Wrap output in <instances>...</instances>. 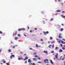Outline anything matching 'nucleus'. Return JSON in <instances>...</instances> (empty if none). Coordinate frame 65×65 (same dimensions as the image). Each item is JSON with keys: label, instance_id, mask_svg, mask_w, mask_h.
<instances>
[{"label": "nucleus", "instance_id": "nucleus-1", "mask_svg": "<svg viewBox=\"0 0 65 65\" xmlns=\"http://www.w3.org/2000/svg\"><path fill=\"white\" fill-rule=\"evenodd\" d=\"M59 40V41H58V43H59V44L60 43V42H61L62 43V44H65V42H64L62 40H61L60 39Z\"/></svg>", "mask_w": 65, "mask_h": 65}, {"label": "nucleus", "instance_id": "nucleus-2", "mask_svg": "<svg viewBox=\"0 0 65 65\" xmlns=\"http://www.w3.org/2000/svg\"><path fill=\"white\" fill-rule=\"evenodd\" d=\"M18 31H22V30H25V29L24 28H22L19 29H18Z\"/></svg>", "mask_w": 65, "mask_h": 65}, {"label": "nucleus", "instance_id": "nucleus-3", "mask_svg": "<svg viewBox=\"0 0 65 65\" xmlns=\"http://www.w3.org/2000/svg\"><path fill=\"white\" fill-rule=\"evenodd\" d=\"M17 31H16L15 32V33H14L13 34V36H15V35H17Z\"/></svg>", "mask_w": 65, "mask_h": 65}, {"label": "nucleus", "instance_id": "nucleus-4", "mask_svg": "<svg viewBox=\"0 0 65 65\" xmlns=\"http://www.w3.org/2000/svg\"><path fill=\"white\" fill-rule=\"evenodd\" d=\"M48 61V60L47 59H44V61L45 63H47L46 62H47V61Z\"/></svg>", "mask_w": 65, "mask_h": 65}, {"label": "nucleus", "instance_id": "nucleus-5", "mask_svg": "<svg viewBox=\"0 0 65 65\" xmlns=\"http://www.w3.org/2000/svg\"><path fill=\"white\" fill-rule=\"evenodd\" d=\"M14 57V55H11L10 57L11 59H12V57Z\"/></svg>", "mask_w": 65, "mask_h": 65}, {"label": "nucleus", "instance_id": "nucleus-6", "mask_svg": "<svg viewBox=\"0 0 65 65\" xmlns=\"http://www.w3.org/2000/svg\"><path fill=\"white\" fill-rule=\"evenodd\" d=\"M43 53H45L47 55V51H43Z\"/></svg>", "mask_w": 65, "mask_h": 65}, {"label": "nucleus", "instance_id": "nucleus-7", "mask_svg": "<svg viewBox=\"0 0 65 65\" xmlns=\"http://www.w3.org/2000/svg\"><path fill=\"white\" fill-rule=\"evenodd\" d=\"M18 59L19 60H24V59H23V58H22V57L18 58Z\"/></svg>", "mask_w": 65, "mask_h": 65}, {"label": "nucleus", "instance_id": "nucleus-8", "mask_svg": "<svg viewBox=\"0 0 65 65\" xmlns=\"http://www.w3.org/2000/svg\"><path fill=\"white\" fill-rule=\"evenodd\" d=\"M28 62L29 63H31V59H29L28 60Z\"/></svg>", "mask_w": 65, "mask_h": 65}, {"label": "nucleus", "instance_id": "nucleus-9", "mask_svg": "<svg viewBox=\"0 0 65 65\" xmlns=\"http://www.w3.org/2000/svg\"><path fill=\"white\" fill-rule=\"evenodd\" d=\"M32 60L34 61H36V60H37V58H32Z\"/></svg>", "mask_w": 65, "mask_h": 65}, {"label": "nucleus", "instance_id": "nucleus-10", "mask_svg": "<svg viewBox=\"0 0 65 65\" xmlns=\"http://www.w3.org/2000/svg\"><path fill=\"white\" fill-rule=\"evenodd\" d=\"M58 53H56V55H55V58H58Z\"/></svg>", "mask_w": 65, "mask_h": 65}, {"label": "nucleus", "instance_id": "nucleus-11", "mask_svg": "<svg viewBox=\"0 0 65 65\" xmlns=\"http://www.w3.org/2000/svg\"><path fill=\"white\" fill-rule=\"evenodd\" d=\"M28 59V57H26L25 58L24 60V61H25V60H27V59Z\"/></svg>", "mask_w": 65, "mask_h": 65}, {"label": "nucleus", "instance_id": "nucleus-12", "mask_svg": "<svg viewBox=\"0 0 65 65\" xmlns=\"http://www.w3.org/2000/svg\"><path fill=\"white\" fill-rule=\"evenodd\" d=\"M63 52V50H62L61 49H60L59 51V53H61V52Z\"/></svg>", "mask_w": 65, "mask_h": 65}, {"label": "nucleus", "instance_id": "nucleus-13", "mask_svg": "<svg viewBox=\"0 0 65 65\" xmlns=\"http://www.w3.org/2000/svg\"><path fill=\"white\" fill-rule=\"evenodd\" d=\"M8 52H9V53H10V52H11V50L10 49H9L8 50Z\"/></svg>", "mask_w": 65, "mask_h": 65}, {"label": "nucleus", "instance_id": "nucleus-14", "mask_svg": "<svg viewBox=\"0 0 65 65\" xmlns=\"http://www.w3.org/2000/svg\"><path fill=\"white\" fill-rule=\"evenodd\" d=\"M61 17H62V18H65V16H64L63 15V14H62L61 15Z\"/></svg>", "mask_w": 65, "mask_h": 65}, {"label": "nucleus", "instance_id": "nucleus-15", "mask_svg": "<svg viewBox=\"0 0 65 65\" xmlns=\"http://www.w3.org/2000/svg\"><path fill=\"white\" fill-rule=\"evenodd\" d=\"M18 39V37H15V40H17Z\"/></svg>", "mask_w": 65, "mask_h": 65}, {"label": "nucleus", "instance_id": "nucleus-16", "mask_svg": "<svg viewBox=\"0 0 65 65\" xmlns=\"http://www.w3.org/2000/svg\"><path fill=\"white\" fill-rule=\"evenodd\" d=\"M43 33L44 34V35H46V32L45 31H43Z\"/></svg>", "mask_w": 65, "mask_h": 65}, {"label": "nucleus", "instance_id": "nucleus-17", "mask_svg": "<svg viewBox=\"0 0 65 65\" xmlns=\"http://www.w3.org/2000/svg\"><path fill=\"white\" fill-rule=\"evenodd\" d=\"M53 20H54V19L53 18H52L50 20V21L51 22V21H53Z\"/></svg>", "mask_w": 65, "mask_h": 65}, {"label": "nucleus", "instance_id": "nucleus-18", "mask_svg": "<svg viewBox=\"0 0 65 65\" xmlns=\"http://www.w3.org/2000/svg\"><path fill=\"white\" fill-rule=\"evenodd\" d=\"M58 37L59 38H62V37L61 35H59V36Z\"/></svg>", "mask_w": 65, "mask_h": 65}, {"label": "nucleus", "instance_id": "nucleus-19", "mask_svg": "<svg viewBox=\"0 0 65 65\" xmlns=\"http://www.w3.org/2000/svg\"><path fill=\"white\" fill-rule=\"evenodd\" d=\"M60 11H61V10H57V12H60Z\"/></svg>", "mask_w": 65, "mask_h": 65}, {"label": "nucleus", "instance_id": "nucleus-20", "mask_svg": "<svg viewBox=\"0 0 65 65\" xmlns=\"http://www.w3.org/2000/svg\"><path fill=\"white\" fill-rule=\"evenodd\" d=\"M36 54H37V53L36 52H35L34 53V55H36Z\"/></svg>", "mask_w": 65, "mask_h": 65}, {"label": "nucleus", "instance_id": "nucleus-21", "mask_svg": "<svg viewBox=\"0 0 65 65\" xmlns=\"http://www.w3.org/2000/svg\"><path fill=\"white\" fill-rule=\"evenodd\" d=\"M51 46H52V45L51 44L49 46V48H51Z\"/></svg>", "mask_w": 65, "mask_h": 65}, {"label": "nucleus", "instance_id": "nucleus-22", "mask_svg": "<svg viewBox=\"0 0 65 65\" xmlns=\"http://www.w3.org/2000/svg\"><path fill=\"white\" fill-rule=\"evenodd\" d=\"M50 61H51V63L52 64H53V62L52 61V60L51 59L50 60Z\"/></svg>", "mask_w": 65, "mask_h": 65}, {"label": "nucleus", "instance_id": "nucleus-23", "mask_svg": "<svg viewBox=\"0 0 65 65\" xmlns=\"http://www.w3.org/2000/svg\"><path fill=\"white\" fill-rule=\"evenodd\" d=\"M62 48L63 50H65V48L64 47H62Z\"/></svg>", "mask_w": 65, "mask_h": 65}, {"label": "nucleus", "instance_id": "nucleus-24", "mask_svg": "<svg viewBox=\"0 0 65 65\" xmlns=\"http://www.w3.org/2000/svg\"><path fill=\"white\" fill-rule=\"evenodd\" d=\"M36 65V64L35 63H32V65Z\"/></svg>", "mask_w": 65, "mask_h": 65}, {"label": "nucleus", "instance_id": "nucleus-25", "mask_svg": "<svg viewBox=\"0 0 65 65\" xmlns=\"http://www.w3.org/2000/svg\"><path fill=\"white\" fill-rule=\"evenodd\" d=\"M52 48H54V44H53L52 46Z\"/></svg>", "mask_w": 65, "mask_h": 65}, {"label": "nucleus", "instance_id": "nucleus-26", "mask_svg": "<svg viewBox=\"0 0 65 65\" xmlns=\"http://www.w3.org/2000/svg\"><path fill=\"white\" fill-rule=\"evenodd\" d=\"M58 49V47H55V50H57Z\"/></svg>", "mask_w": 65, "mask_h": 65}, {"label": "nucleus", "instance_id": "nucleus-27", "mask_svg": "<svg viewBox=\"0 0 65 65\" xmlns=\"http://www.w3.org/2000/svg\"><path fill=\"white\" fill-rule=\"evenodd\" d=\"M51 53L53 54V53H54V51H51Z\"/></svg>", "mask_w": 65, "mask_h": 65}, {"label": "nucleus", "instance_id": "nucleus-28", "mask_svg": "<svg viewBox=\"0 0 65 65\" xmlns=\"http://www.w3.org/2000/svg\"><path fill=\"white\" fill-rule=\"evenodd\" d=\"M18 36H19V37H21V35H20V34H19L18 35Z\"/></svg>", "mask_w": 65, "mask_h": 65}, {"label": "nucleus", "instance_id": "nucleus-29", "mask_svg": "<svg viewBox=\"0 0 65 65\" xmlns=\"http://www.w3.org/2000/svg\"><path fill=\"white\" fill-rule=\"evenodd\" d=\"M60 30H61V31H63V29L61 28V29H60Z\"/></svg>", "mask_w": 65, "mask_h": 65}, {"label": "nucleus", "instance_id": "nucleus-30", "mask_svg": "<svg viewBox=\"0 0 65 65\" xmlns=\"http://www.w3.org/2000/svg\"><path fill=\"white\" fill-rule=\"evenodd\" d=\"M6 64H7V65H9V63H7Z\"/></svg>", "mask_w": 65, "mask_h": 65}, {"label": "nucleus", "instance_id": "nucleus-31", "mask_svg": "<svg viewBox=\"0 0 65 65\" xmlns=\"http://www.w3.org/2000/svg\"><path fill=\"white\" fill-rule=\"evenodd\" d=\"M36 47H38V46L37 45V44H36Z\"/></svg>", "mask_w": 65, "mask_h": 65}, {"label": "nucleus", "instance_id": "nucleus-32", "mask_svg": "<svg viewBox=\"0 0 65 65\" xmlns=\"http://www.w3.org/2000/svg\"><path fill=\"white\" fill-rule=\"evenodd\" d=\"M0 34H2V32L1 31H0Z\"/></svg>", "mask_w": 65, "mask_h": 65}, {"label": "nucleus", "instance_id": "nucleus-33", "mask_svg": "<svg viewBox=\"0 0 65 65\" xmlns=\"http://www.w3.org/2000/svg\"><path fill=\"white\" fill-rule=\"evenodd\" d=\"M62 40H63V41H65V40L64 39H62Z\"/></svg>", "mask_w": 65, "mask_h": 65}, {"label": "nucleus", "instance_id": "nucleus-34", "mask_svg": "<svg viewBox=\"0 0 65 65\" xmlns=\"http://www.w3.org/2000/svg\"><path fill=\"white\" fill-rule=\"evenodd\" d=\"M3 63H6V61H3Z\"/></svg>", "mask_w": 65, "mask_h": 65}, {"label": "nucleus", "instance_id": "nucleus-35", "mask_svg": "<svg viewBox=\"0 0 65 65\" xmlns=\"http://www.w3.org/2000/svg\"><path fill=\"white\" fill-rule=\"evenodd\" d=\"M50 38L51 40H52V39L53 38H52V37H50Z\"/></svg>", "mask_w": 65, "mask_h": 65}, {"label": "nucleus", "instance_id": "nucleus-36", "mask_svg": "<svg viewBox=\"0 0 65 65\" xmlns=\"http://www.w3.org/2000/svg\"><path fill=\"white\" fill-rule=\"evenodd\" d=\"M38 63H41V62L40 61H38Z\"/></svg>", "mask_w": 65, "mask_h": 65}, {"label": "nucleus", "instance_id": "nucleus-37", "mask_svg": "<svg viewBox=\"0 0 65 65\" xmlns=\"http://www.w3.org/2000/svg\"><path fill=\"white\" fill-rule=\"evenodd\" d=\"M29 49L30 50H33V49H32V48H29Z\"/></svg>", "mask_w": 65, "mask_h": 65}, {"label": "nucleus", "instance_id": "nucleus-38", "mask_svg": "<svg viewBox=\"0 0 65 65\" xmlns=\"http://www.w3.org/2000/svg\"><path fill=\"white\" fill-rule=\"evenodd\" d=\"M15 47V46H13L12 47L13 48H14Z\"/></svg>", "mask_w": 65, "mask_h": 65}, {"label": "nucleus", "instance_id": "nucleus-39", "mask_svg": "<svg viewBox=\"0 0 65 65\" xmlns=\"http://www.w3.org/2000/svg\"><path fill=\"white\" fill-rule=\"evenodd\" d=\"M0 52H2V49H0Z\"/></svg>", "mask_w": 65, "mask_h": 65}, {"label": "nucleus", "instance_id": "nucleus-40", "mask_svg": "<svg viewBox=\"0 0 65 65\" xmlns=\"http://www.w3.org/2000/svg\"><path fill=\"white\" fill-rule=\"evenodd\" d=\"M64 59H65L63 58H62V59H61V60H64Z\"/></svg>", "mask_w": 65, "mask_h": 65}, {"label": "nucleus", "instance_id": "nucleus-41", "mask_svg": "<svg viewBox=\"0 0 65 65\" xmlns=\"http://www.w3.org/2000/svg\"><path fill=\"white\" fill-rule=\"evenodd\" d=\"M29 65H32V63H29Z\"/></svg>", "mask_w": 65, "mask_h": 65}, {"label": "nucleus", "instance_id": "nucleus-42", "mask_svg": "<svg viewBox=\"0 0 65 65\" xmlns=\"http://www.w3.org/2000/svg\"><path fill=\"white\" fill-rule=\"evenodd\" d=\"M35 30H37V28H35Z\"/></svg>", "mask_w": 65, "mask_h": 65}, {"label": "nucleus", "instance_id": "nucleus-43", "mask_svg": "<svg viewBox=\"0 0 65 65\" xmlns=\"http://www.w3.org/2000/svg\"><path fill=\"white\" fill-rule=\"evenodd\" d=\"M35 57H38V56H37V55H36L35 56Z\"/></svg>", "mask_w": 65, "mask_h": 65}, {"label": "nucleus", "instance_id": "nucleus-44", "mask_svg": "<svg viewBox=\"0 0 65 65\" xmlns=\"http://www.w3.org/2000/svg\"><path fill=\"white\" fill-rule=\"evenodd\" d=\"M60 45H61V47H62L63 46V45H62L61 44H60Z\"/></svg>", "mask_w": 65, "mask_h": 65}, {"label": "nucleus", "instance_id": "nucleus-45", "mask_svg": "<svg viewBox=\"0 0 65 65\" xmlns=\"http://www.w3.org/2000/svg\"><path fill=\"white\" fill-rule=\"evenodd\" d=\"M46 33L47 34H48V31H46Z\"/></svg>", "mask_w": 65, "mask_h": 65}, {"label": "nucleus", "instance_id": "nucleus-46", "mask_svg": "<svg viewBox=\"0 0 65 65\" xmlns=\"http://www.w3.org/2000/svg\"><path fill=\"white\" fill-rule=\"evenodd\" d=\"M38 59H39V60H40V58H38Z\"/></svg>", "mask_w": 65, "mask_h": 65}, {"label": "nucleus", "instance_id": "nucleus-47", "mask_svg": "<svg viewBox=\"0 0 65 65\" xmlns=\"http://www.w3.org/2000/svg\"><path fill=\"white\" fill-rule=\"evenodd\" d=\"M57 14H58V13H56L55 14V15H57Z\"/></svg>", "mask_w": 65, "mask_h": 65}, {"label": "nucleus", "instance_id": "nucleus-48", "mask_svg": "<svg viewBox=\"0 0 65 65\" xmlns=\"http://www.w3.org/2000/svg\"><path fill=\"white\" fill-rule=\"evenodd\" d=\"M27 28L28 29H29V26H27Z\"/></svg>", "mask_w": 65, "mask_h": 65}, {"label": "nucleus", "instance_id": "nucleus-49", "mask_svg": "<svg viewBox=\"0 0 65 65\" xmlns=\"http://www.w3.org/2000/svg\"><path fill=\"white\" fill-rule=\"evenodd\" d=\"M25 62V63H27V61H26Z\"/></svg>", "mask_w": 65, "mask_h": 65}, {"label": "nucleus", "instance_id": "nucleus-50", "mask_svg": "<svg viewBox=\"0 0 65 65\" xmlns=\"http://www.w3.org/2000/svg\"><path fill=\"white\" fill-rule=\"evenodd\" d=\"M24 36H26V35L25 34H24Z\"/></svg>", "mask_w": 65, "mask_h": 65}, {"label": "nucleus", "instance_id": "nucleus-51", "mask_svg": "<svg viewBox=\"0 0 65 65\" xmlns=\"http://www.w3.org/2000/svg\"><path fill=\"white\" fill-rule=\"evenodd\" d=\"M11 43H13V42L12 41H11Z\"/></svg>", "mask_w": 65, "mask_h": 65}, {"label": "nucleus", "instance_id": "nucleus-52", "mask_svg": "<svg viewBox=\"0 0 65 65\" xmlns=\"http://www.w3.org/2000/svg\"><path fill=\"white\" fill-rule=\"evenodd\" d=\"M41 41H43V39H41Z\"/></svg>", "mask_w": 65, "mask_h": 65}, {"label": "nucleus", "instance_id": "nucleus-53", "mask_svg": "<svg viewBox=\"0 0 65 65\" xmlns=\"http://www.w3.org/2000/svg\"><path fill=\"white\" fill-rule=\"evenodd\" d=\"M51 44H53V42H51Z\"/></svg>", "mask_w": 65, "mask_h": 65}, {"label": "nucleus", "instance_id": "nucleus-54", "mask_svg": "<svg viewBox=\"0 0 65 65\" xmlns=\"http://www.w3.org/2000/svg\"><path fill=\"white\" fill-rule=\"evenodd\" d=\"M30 32H32V31L31 30H30Z\"/></svg>", "mask_w": 65, "mask_h": 65}, {"label": "nucleus", "instance_id": "nucleus-55", "mask_svg": "<svg viewBox=\"0 0 65 65\" xmlns=\"http://www.w3.org/2000/svg\"><path fill=\"white\" fill-rule=\"evenodd\" d=\"M56 40H58V39L57 38V39H56Z\"/></svg>", "mask_w": 65, "mask_h": 65}, {"label": "nucleus", "instance_id": "nucleus-56", "mask_svg": "<svg viewBox=\"0 0 65 65\" xmlns=\"http://www.w3.org/2000/svg\"><path fill=\"white\" fill-rule=\"evenodd\" d=\"M11 55H12V54H13V53H11Z\"/></svg>", "mask_w": 65, "mask_h": 65}, {"label": "nucleus", "instance_id": "nucleus-57", "mask_svg": "<svg viewBox=\"0 0 65 65\" xmlns=\"http://www.w3.org/2000/svg\"><path fill=\"white\" fill-rule=\"evenodd\" d=\"M62 26H64V24H62Z\"/></svg>", "mask_w": 65, "mask_h": 65}, {"label": "nucleus", "instance_id": "nucleus-58", "mask_svg": "<svg viewBox=\"0 0 65 65\" xmlns=\"http://www.w3.org/2000/svg\"><path fill=\"white\" fill-rule=\"evenodd\" d=\"M50 41H49L48 42V43L49 44H50Z\"/></svg>", "mask_w": 65, "mask_h": 65}, {"label": "nucleus", "instance_id": "nucleus-59", "mask_svg": "<svg viewBox=\"0 0 65 65\" xmlns=\"http://www.w3.org/2000/svg\"><path fill=\"white\" fill-rule=\"evenodd\" d=\"M59 35H61V34H59Z\"/></svg>", "mask_w": 65, "mask_h": 65}, {"label": "nucleus", "instance_id": "nucleus-60", "mask_svg": "<svg viewBox=\"0 0 65 65\" xmlns=\"http://www.w3.org/2000/svg\"><path fill=\"white\" fill-rule=\"evenodd\" d=\"M59 1H61V0H58Z\"/></svg>", "mask_w": 65, "mask_h": 65}, {"label": "nucleus", "instance_id": "nucleus-61", "mask_svg": "<svg viewBox=\"0 0 65 65\" xmlns=\"http://www.w3.org/2000/svg\"><path fill=\"white\" fill-rule=\"evenodd\" d=\"M64 47H65V45H64L63 46Z\"/></svg>", "mask_w": 65, "mask_h": 65}, {"label": "nucleus", "instance_id": "nucleus-62", "mask_svg": "<svg viewBox=\"0 0 65 65\" xmlns=\"http://www.w3.org/2000/svg\"><path fill=\"white\" fill-rule=\"evenodd\" d=\"M3 64L2 63H1V65H2Z\"/></svg>", "mask_w": 65, "mask_h": 65}, {"label": "nucleus", "instance_id": "nucleus-63", "mask_svg": "<svg viewBox=\"0 0 65 65\" xmlns=\"http://www.w3.org/2000/svg\"><path fill=\"white\" fill-rule=\"evenodd\" d=\"M3 61H4V59H3Z\"/></svg>", "mask_w": 65, "mask_h": 65}, {"label": "nucleus", "instance_id": "nucleus-64", "mask_svg": "<svg viewBox=\"0 0 65 65\" xmlns=\"http://www.w3.org/2000/svg\"><path fill=\"white\" fill-rule=\"evenodd\" d=\"M55 2H56V1H57V0H55Z\"/></svg>", "mask_w": 65, "mask_h": 65}]
</instances>
